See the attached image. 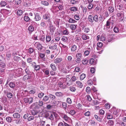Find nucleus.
Segmentation results:
<instances>
[{
    "mask_svg": "<svg viewBox=\"0 0 126 126\" xmlns=\"http://www.w3.org/2000/svg\"><path fill=\"white\" fill-rule=\"evenodd\" d=\"M88 19L89 22L91 23H93L94 20L95 22H99L102 21L103 18L101 15L98 17L97 15H95L93 17V16L90 15L89 16Z\"/></svg>",
    "mask_w": 126,
    "mask_h": 126,
    "instance_id": "1",
    "label": "nucleus"
},
{
    "mask_svg": "<svg viewBox=\"0 0 126 126\" xmlns=\"http://www.w3.org/2000/svg\"><path fill=\"white\" fill-rule=\"evenodd\" d=\"M114 23L113 21L111 20V19H109L107 21L106 24L104 26V29L105 30H108L110 27L111 25H113Z\"/></svg>",
    "mask_w": 126,
    "mask_h": 126,
    "instance_id": "2",
    "label": "nucleus"
},
{
    "mask_svg": "<svg viewBox=\"0 0 126 126\" xmlns=\"http://www.w3.org/2000/svg\"><path fill=\"white\" fill-rule=\"evenodd\" d=\"M50 17V16L49 13H47L43 16V18L47 22L51 23Z\"/></svg>",
    "mask_w": 126,
    "mask_h": 126,
    "instance_id": "3",
    "label": "nucleus"
},
{
    "mask_svg": "<svg viewBox=\"0 0 126 126\" xmlns=\"http://www.w3.org/2000/svg\"><path fill=\"white\" fill-rule=\"evenodd\" d=\"M36 24V23L34 22H31V25L29 26L28 28V30L30 33H31L34 31V28L33 26L34 25Z\"/></svg>",
    "mask_w": 126,
    "mask_h": 126,
    "instance_id": "4",
    "label": "nucleus"
},
{
    "mask_svg": "<svg viewBox=\"0 0 126 126\" xmlns=\"http://www.w3.org/2000/svg\"><path fill=\"white\" fill-rule=\"evenodd\" d=\"M82 57L81 54V53H77L76 55V57L77 59L75 61L77 63H79L81 61V58Z\"/></svg>",
    "mask_w": 126,
    "mask_h": 126,
    "instance_id": "5",
    "label": "nucleus"
},
{
    "mask_svg": "<svg viewBox=\"0 0 126 126\" xmlns=\"http://www.w3.org/2000/svg\"><path fill=\"white\" fill-rule=\"evenodd\" d=\"M71 105H69L68 106L67 109L68 111V112L71 115H74L76 113V111L74 110H70V111H69V109H70V108L71 107Z\"/></svg>",
    "mask_w": 126,
    "mask_h": 126,
    "instance_id": "6",
    "label": "nucleus"
},
{
    "mask_svg": "<svg viewBox=\"0 0 126 126\" xmlns=\"http://www.w3.org/2000/svg\"><path fill=\"white\" fill-rule=\"evenodd\" d=\"M115 7L117 9H118L119 10H120L122 8L123 6L122 4H118V3L116 1L115 2Z\"/></svg>",
    "mask_w": 126,
    "mask_h": 126,
    "instance_id": "7",
    "label": "nucleus"
},
{
    "mask_svg": "<svg viewBox=\"0 0 126 126\" xmlns=\"http://www.w3.org/2000/svg\"><path fill=\"white\" fill-rule=\"evenodd\" d=\"M35 17L34 19L35 21H38L40 20L41 19V17L39 15V14L36 13L34 14Z\"/></svg>",
    "mask_w": 126,
    "mask_h": 126,
    "instance_id": "8",
    "label": "nucleus"
},
{
    "mask_svg": "<svg viewBox=\"0 0 126 126\" xmlns=\"http://www.w3.org/2000/svg\"><path fill=\"white\" fill-rule=\"evenodd\" d=\"M34 45L38 50H40L42 48V46L38 42H36L34 44Z\"/></svg>",
    "mask_w": 126,
    "mask_h": 126,
    "instance_id": "9",
    "label": "nucleus"
},
{
    "mask_svg": "<svg viewBox=\"0 0 126 126\" xmlns=\"http://www.w3.org/2000/svg\"><path fill=\"white\" fill-rule=\"evenodd\" d=\"M6 65V63L0 60V68L2 69L4 68H5Z\"/></svg>",
    "mask_w": 126,
    "mask_h": 126,
    "instance_id": "10",
    "label": "nucleus"
},
{
    "mask_svg": "<svg viewBox=\"0 0 126 126\" xmlns=\"http://www.w3.org/2000/svg\"><path fill=\"white\" fill-rule=\"evenodd\" d=\"M94 116L96 120L100 122H101L102 121V120L103 117V116H100V117L96 115H94Z\"/></svg>",
    "mask_w": 126,
    "mask_h": 126,
    "instance_id": "11",
    "label": "nucleus"
},
{
    "mask_svg": "<svg viewBox=\"0 0 126 126\" xmlns=\"http://www.w3.org/2000/svg\"><path fill=\"white\" fill-rule=\"evenodd\" d=\"M53 116H54L55 122H57L60 119V117L59 115L56 113L54 112L53 113Z\"/></svg>",
    "mask_w": 126,
    "mask_h": 126,
    "instance_id": "12",
    "label": "nucleus"
},
{
    "mask_svg": "<svg viewBox=\"0 0 126 126\" xmlns=\"http://www.w3.org/2000/svg\"><path fill=\"white\" fill-rule=\"evenodd\" d=\"M82 34L81 37L83 40H86L89 39V36L86 35V34L82 33Z\"/></svg>",
    "mask_w": 126,
    "mask_h": 126,
    "instance_id": "13",
    "label": "nucleus"
},
{
    "mask_svg": "<svg viewBox=\"0 0 126 126\" xmlns=\"http://www.w3.org/2000/svg\"><path fill=\"white\" fill-rule=\"evenodd\" d=\"M3 13L4 15H10V14L11 11L10 10L6 9H4L3 11Z\"/></svg>",
    "mask_w": 126,
    "mask_h": 126,
    "instance_id": "14",
    "label": "nucleus"
},
{
    "mask_svg": "<svg viewBox=\"0 0 126 126\" xmlns=\"http://www.w3.org/2000/svg\"><path fill=\"white\" fill-rule=\"evenodd\" d=\"M62 60L61 58H57L54 60V63L56 64L58 63L61 62Z\"/></svg>",
    "mask_w": 126,
    "mask_h": 126,
    "instance_id": "15",
    "label": "nucleus"
},
{
    "mask_svg": "<svg viewBox=\"0 0 126 126\" xmlns=\"http://www.w3.org/2000/svg\"><path fill=\"white\" fill-rule=\"evenodd\" d=\"M20 115L17 113H15L13 115V116L14 118L19 119L20 117Z\"/></svg>",
    "mask_w": 126,
    "mask_h": 126,
    "instance_id": "16",
    "label": "nucleus"
},
{
    "mask_svg": "<svg viewBox=\"0 0 126 126\" xmlns=\"http://www.w3.org/2000/svg\"><path fill=\"white\" fill-rule=\"evenodd\" d=\"M77 48L76 46L75 45H73L71 47V51L72 52H74L77 49Z\"/></svg>",
    "mask_w": 126,
    "mask_h": 126,
    "instance_id": "17",
    "label": "nucleus"
},
{
    "mask_svg": "<svg viewBox=\"0 0 126 126\" xmlns=\"http://www.w3.org/2000/svg\"><path fill=\"white\" fill-rule=\"evenodd\" d=\"M77 85L78 87L81 88L83 86V84L81 82L79 81H77L76 82Z\"/></svg>",
    "mask_w": 126,
    "mask_h": 126,
    "instance_id": "18",
    "label": "nucleus"
},
{
    "mask_svg": "<svg viewBox=\"0 0 126 126\" xmlns=\"http://www.w3.org/2000/svg\"><path fill=\"white\" fill-rule=\"evenodd\" d=\"M31 76H27V75H25L23 77V79L24 81H26L29 79H30Z\"/></svg>",
    "mask_w": 126,
    "mask_h": 126,
    "instance_id": "19",
    "label": "nucleus"
},
{
    "mask_svg": "<svg viewBox=\"0 0 126 126\" xmlns=\"http://www.w3.org/2000/svg\"><path fill=\"white\" fill-rule=\"evenodd\" d=\"M57 45L56 44H54V45L50 46H49V48L50 49H52L53 50L57 48Z\"/></svg>",
    "mask_w": 126,
    "mask_h": 126,
    "instance_id": "20",
    "label": "nucleus"
},
{
    "mask_svg": "<svg viewBox=\"0 0 126 126\" xmlns=\"http://www.w3.org/2000/svg\"><path fill=\"white\" fill-rule=\"evenodd\" d=\"M23 13V11L21 10H18L17 11L16 14L17 15L19 16H21Z\"/></svg>",
    "mask_w": 126,
    "mask_h": 126,
    "instance_id": "21",
    "label": "nucleus"
},
{
    "mask_svg": "<svg viewBox=\"0 0 126 126\" xmlns=\"http://www.w3.org/2000/svg\"><path fill=\"white\" fill-rule=\"evenodd\" d=\"M25 71L26 73L27 74H29L31 73V72L29 70L28 66H26V69H25Z\"/></svg>",
    "mask_w": 126,
    "mask_h": 126,
    "instance_id": "22",
    "label": "nucleus"
},
{
    "mask_svg": "<svg viewBox=\"0 0 126 126\" xmlns=\"http://www.w3.org/2000/svg\"><path fill=\"white\" fill-rule=\"evenodd\" d=\"M39 55L40 57L41 58L43 59V60L44 61H45V53H40L39 54Z\"/></svg>",
    "mask_w": 126,
    "mask_h": 126,
    "instance_id": "23",
    "label": "nucleus"
},
{
    "mask_svg": "<svg viewBox=\"0 0 126 126\" xmlns=\"http://www.w3.org/2000/svg\"><path fill=\"white\" fill-rule=\"evenodd\" d=\"M50 66L52 69L54 71H55L56 70V65L53 63H51L50 64Z\"/></svg>",
    "mask_w": 126,
    "mask_h": 126,
    "instance_id": "24",
    "label": "nucleus"
},
{
    "mask_svg": "<svg viewBox=\"0 0 126 126\" xmlns=\"http://www.w3.org/2000/svg\"><path fill=\"white\" fill-rule=\"evenodd\" d=\"M90 123L91 125L95 126L96 125L97 123L94 120H91L90 121Z\"/></svg>",
    "mask_w": 126,
    "mask_h": 126,
    "instance_id": "25",
    "label": "nucleus"
},
{
    "mask_svg": "<svg viewBox=\"0 0 126 126\" xmlns=\"http://www.w3.org/2000/svg\"><path fill=\"white\" fill-rule=\"evenodd\" d=\"M69 89L72 92H75L76 90V87L74 86H71L69 87Z\"/></svg>",
    "mask_w": 126,
    "mask_h": 126,
    "instance_id": "26",
    "label": "nucleus"
},
{
    "mask_svg": "<svg viewBox=\"0 0 126 126\" xmlns=\"http://www.w3.org/2000/svg\"><path fill=\"white\" fill-rule=\"evenodd\" d=\"M105 112V111L104 110L102 109H101L99 111V114L100 115H101L103 116Z\"/></svg>",
    "mask_w": 126,
    "mask_h": 126,
    "instance_id": "27",
    "label": "nucleus"
},
{
    "mask_svg": "<svg viewBox=\"0 0 126 126\" xmlns=\"http://www.w3.org/2000/svg\"><path fill=\"white\" fill-rule=\"evenodd\" d=\"M41 4L43 5L46 6L48 5L49 4L46 1H42L41 2Z\"/></svg>",
    "mask_w": 126,
    "mask_h": 126,
    "instance_id": "28",
    "label": "nucleus"
},
{
    "mask_svg": "<svg viewBox=\"0 0 126 126\" xmlns=\"http://www.w3.org/2000/svg\"><path fill=\"white\" fill-rule=\"evenodd\" d=\"M24 19L25 21L26 22L29 21L30 19L28 16H25L24 17Z\"/></svg>",
    "mask_w": 126,
    "mask_h": 126,
    "instance_id": "29",
    "label": "nucleus"
},
{
    "mask_svg": "<svg viewBox=\"0 0 126 126\" xmlns=\"http://www.w3.org/2000/svg\"><path fill=\"white\" fill-rule=\"evenodd\" d=\"M31 114L34 116L37 115V114L38 113V112L37 111L34 110H33L31 111Z\"/></svg>",
    "mask_w": 126,
    "mask_h": 126,
    "instance_id": "30",
    "label": "nucleus"
},
{
    "mask_svg": "<svg viewBox=\"0 0 126 126\" xmlns=\"http://www.w3.org/2000/svg\"><path fill=\"white\" fill-rule=\"evenodd\" d=\"M39 40L43 41L45 40V36L42 35H41L39 36Z\"/></svg>",
    "mask_w": 126,
    "mask_h": 126,
    "instance_id": "31",
    "label": "nucleus"
},
{
    "mask_svg": "<svg viewBox=\"0 0 126 126\" xmlns=\"http://www.w3.org/2000/svg\"><path fill=\"white\" fill-rule=\"evenodd\" d=\"M44 72L46 75L49 76V70L47 69H45L44 71Z\"/></svg>",
    "mask_w": 126,
    "mask_h": 126,
    "instance_id": "32",
    "label": "nucleus"
},
{
    "mask_svg": "<svg viewBox=\"0 0 126 126\" xmlns=\"http://www.w3.org/2000/svg\"><path fill=\"white\" fill-rule=\"evenodd\" d=\"M22 121V119L19 118L18 119L15 120L16 123L17 125L20 124Z\"/></svg>",
    "mask_w": 126,
    "mask_h": 126,
    "instance_id": "33",
    "label": "nucleus"
},
{
    "mask_svg": "<svg viewBox=\"0 0 126 126\" xmlns=\"http://www.w3.org/2000/svg\"><path fill=\"white\" fill-rule=\"evenodd\" d=\"M86 75L84 74L83 73L81 74L80 77V79L81 80H83L86 77Z\"/></svg>",
    "mask_w": 126,
    "mask_h": 126,
    "instance_id": "34",
    "label": "nucleus"
},
{
    "mask_svg": "<svg viewBox=\"0 0 126 126\" xmlns=\"http://www.w3.org/2000/svg\"><path fill=\"white\" fill-rule=\"evenodd\" d=\"M1 7H4L7 4L4 1H1L0 3Z\"/></svg>",
    "mask_w": 126,
    "mask_h": 126,
    "instance_id": "35",
    "label": "nucleus"
},
{
    "mask_svg": "<svg viewBox=\"0 0 126 126\" xmlns=\"http://www.w3.org/2000/svg\"><path fill=\"white\" fill-rule=\"evenodd\" d=\"M51 39V37L49 36H47L46 37V42L48 43L49 42Z\"/></svg>",
    "mask_w": 126,
    "mask_h": 126,
    "instance_id": "36",
    "label": "nucleus"
},
{
    "mask_svg": "<svg viewBox=\"0 0 126 126\" xmlns=\"http://www.w3.org/2000/svg\"><path fill=\"white\" fill-rule=\"evenodd\" d=\"M7 97L9 98H11L13 96L12 94L10 92H7Z\"/></svg>",
    "mask_w": 126,
    "mask_h": 126,
    "instance_id": "37",
    "label": "nucleus"
},
{
    "mask_svg": "<svg viewBox=\"0 0 126 126\" xmlns=\"http://www.w3.org/2000/svg\"><path fill=\"white\" fill-rule=\"evenodd\" d=\"M49 99V96L47 95H46L43 98V100L44 102H47Z\"/></svg>",
    "mask_w": 126,
    "mask_h": 126,
    "instance_id": "38",
    "label": "nucleus"
},
{
    "mask_svg": "<svg viewBox=\"0 0 126 126\" xmlns=\"http://www.w3.org/2000/svg\"><path fill=\"white\" fill-rule=\"evenodd\" d=\"M9 85L10 88H12L15 87V83L13 82H10L9 84Z\"/></svg>",
    "mask_w": 126,
    "mask_h": 126,
    "instance_id": "39",
    "label": "nucleus"
},
{
    "mask_svg": "<svg viewBox=\"0 0 126 126\" xmlns=\"http://www.w3.org/2000/svg\"><path fill=\"white\" fill-rule=\"evenodd\" d=\"M55 94L56 96L58 97L61 96L63 95V94L60 92H57L55 93Z\"/></svg>",
    "mask_w": 126,
    "mask_h": 126,
    "instance_id": "40",
    "label": "nucleus"
},
{
    "mask_svg": "<svg viewBox=\"0 0 126 126\" xmlns=\"http://www.w3.org/2000/svg\"><path fill=\"white\" fill-rule=\"evenodd\" d=\"M63 34L64 35H67L69 34V32L66 29L65 30L63 31Z\"/></svg>",
    "mask_w": 126,
    "mask_h": 126,
    "instance_id": "41",
    "label": "nucleus"
},
{
    "mask_svg": "<svg viewBox=\"0 0 126 126\" xmlns=\"http://www.w3.org/2000/svg\"><path fill=\"white\" fill-rule=\"evenodd\" d=\"M48 96L52 100L55 99L56 98L55 95L50 94H49Z\"/></svg>",
    "mask_w": 126,
    "mask_h": 126,
    "instance_id": "42",
    "label": "nucleus"
},
{
    "mask_svg": "<svg viewBox=\"0 0 126 126\" xmlns=\"http://www.w3.org/2000/svg\"><path fill=\"white\" fill-rule=\"evenodd\" d=\"M109 11L111 13H112L114 11L113 7L112 6H110L109 7Z\"/></svg>",
    "mask_w": 126,
    "mask_h": 126,
    "instance_id": "43",
    "label": "nucleus"
},
{
    "mask_svg": "<svg viewBox=\"0 0 126 126\" xmlns=\"http://www.w3.org/2000/svg\"><path fill=\"white\" fill-rule=\"evenodd\" d=\"M44 94L42 92L38 94V96L39 98H41L43 97Z\"/></svg>",
    "mask_w": 126,
    "mask_h": 126,
    "instance_id": "44",
    "label": "nucleus"
},
{
    "mask_svg": "<svg viewBox=\"0 0 126 126\" xmlns=\"http://www.w3.org/2000/svg\"><path fill=\"white\" fill-rule=\"evenodd\" d=\"M70 10L73 12H75L77 10V8L76 7H71L70 9Z\"/></svg>",
    "mask_w": 126,
    "mask_h": 126,
    "instance_id": "45",
    "label": "nucleus"
},
{
    "mask_svg": "<svg viewBox=\"0 0 126 126\" xmlns=\"http://www.w3.org/2000/svg\"><path fill=\"white\" fill-rule=\"evenodd\" d=\"M88 62V60L86 59H84L82 61V63L84 65H87Z\"/></svg>",
    "mask_w": 126,
    "mask_h": 126,
    "instance_id": "46",
    "label": "nucleus"
},
{
    "mask_svg": "<svg viewBox=\"0 0 126 126\" xmlns=\"http://www.w3.org/2000/svg\"><path fill=\"white\" fill-rule=\"evenodd\" d=\"M28 103L31 104L33 102V98L32 97L28 98Z\"/></svg>",
    "mask_w": 126,
    "mask_h": 126,
    "instance_id": "47",
    "label": "nucleus"
},
{
    "mask_svg": "<svg viewBox=\"0 0 126 126\" xmlns=\"http://www.w3.org/2000/svg\"><path fill=\"white\" fill-rule=\"evenodd\" d=\"M50 28L51 32H53L55 29V27L51 25L50 26Z\"/></svg>",
    "mask_w": 126,
    "mask_h": 126,
    "instance_id": "48",
    "label": "nucleus"
},
{
    "mask_svg": "<svg viewBox=\"0 0 126 126\" xmlns=\"http://www.w3.org/2000/svg\"><path fill=\"white\" fill-rule=\"evenodd\" d=\"M106 40V37L104 35H101L100 37V40L102 41H105Z\"/></svg>",
    "mask_w": 126,
    "mask_h": 126,
    "instance_id": "49",
    "label": "nucleus"
},
{
    "mask_svg": "<svg viewBox=\"0 0 126 126\" xmlns=\"http://www.w3.org/2000/svg\"><path fill=\"white\" fill-rule=\"evenodd\" d=\"M113 30L114 32L116 33L118 32L119 31L118 28L115 27H114Z\"/></svg>",
    "mask_w": 126,
    "mask_h": 126,
    "instance_id": "50",
    "label": "nucleus"
},
{
    "mask_svg": "<svg viewBox=\"0 0 126 126\" xmlns=\"http://www.w3.org/2000/svg\"><path fill=\"white\" fill-rule=\"evenodd\" d=\"M94 5L92 3H90L88 6V8L89 9H92Z\"/></svg>",
    "mask_w": 126,
    "mask_h": 126,
    "instance_id": "51",
    "label": "nucleus"
},
{
    "mask_svg": "<svg viewBox=\"0 0 126 126\" xmlns=\"http://www.w3.org/2000/svg\"><path fill=\"white\" fill-rule=\"evenodd\" d=\"M102 44L101 42H99L97 44V50H98V47H102Z\"/></svg>",
    "mask_w": 126,
    "mask_h": 126,
    "instance_id": "52",
    "label": "nucleus"
},
{
    "mask_svg": "<svg viewBox=\"0 0 126 126\" xmlns=\"http://www.w3.org/2000/svg\"><path fill=\"white\" fill-rule=\"evenodd\" d=\"M6 120L8 122H11L12 121V118L9 117H8L6 118Z\"/></svg>",
    "mask_w": 126,
    "mask_h": 126,
    "instance_id": "53",
    "label": "nucleus"
},
{
    "mask_svg": "<svg viewBox=\"0 0 126 126\" xmlns=\"http://www.w3.org/2000/svg\"><path fill=\"white\" fill-rule=\"evenodd\" d=\"M34 51V50L32 48L30 47V48L28 50V52L29 53H30L31 54Z\"/></svg>",
    "mask_w": 126,
    "mask_h": 126,
    "instance_id": "54",
    "label": "nucleus"
},
{
    "mask_svg": "<svg viewBox=\"0 0 126 126\" xmlns=\"http://www.w3.org/2000/svg\"><path fill=\"white\" fill-rule=\"evenodd\" d=\"M66 101L67 103L71 104L72 103V101L71 99L69 98H67L66 99Z\"/></svg>",
    "mask_w": 126,
    "mask_h": 126,
    "instance_id": "55",
    "label": "nucleus"
},
{
    "mask_svg": "<svg viewBox=\"0 0 126 126\" xmlns=\"http://www.w3.org/2000/svg\"><path fill=\"white\" fill-rule=\"evenodd\" d=\"M68 39L65 36L63 37L62 38V40L63 42L67 41L68 40Z\"/></svg>",
    "mask_w": 126,
    "mask_h": 126,
    "instance_id": "56",
    "label": "nucleus"
},
{
    "mask_svg": "<svg viewBox=\"0 0 126 126\" xmlns=\"http://www.w3.org/2000/svg\"><path fill=\"white\" fill-rule=\"evenodd\" d=\"M72 82H73L70 80L67 82L66 84L68 86H70L72 84Z\"/></svg>",
    "mask_w": 126,
    "mask_h": 126,
    "instance_id": "57",
    "label": "nucleus"
},
{
    "mask_svg": "<svg viewBox=\"0 0 126 126\" xmlns=\"http://www.w3.org/2000/svg\"><path fill=\"white\" fill-rule=\"evenodd\" d=\"M40 25L43 27H44L46 26V24L44 22H41L40 23Z\"/></svg>",
    "mask_w": 126,
    "mask_h": 126,
    "instance_id": "58",
    "label": "nucleus"
},
{
    "mask_svg": "<svg viewBox=\"0 0 126 126\" xmlns=\"http://www.w3.org/2000/svg\"><path fill=\"white\" fill-rule=\"evenodd\" d=\"M49 119L51 120H54V117L53 113L50 114V115L49 117Z\"/></svg>",
    "mask_w": 126,
    "mask_h": 126,
    "instance_id": "59",
    "label": "nucleus"
},
{
    "mask_svg": "<svg viewBox=\"0 0 126 126\" xmlns=\"http://www.w3.org/2000/svg\"><path fill=\"white\" fill-rule=\"evenodd\" d=\"M34 119V117L33 116H30L27 119L28 121H30L32 120H33Z\"/></svg>",
    "mask_w": 126,
    "mask_h": 126,
    "instance_id": "60",
    "label": "nucleus"
},
{
    "mask_svg": "<svg viewBox=\"0 0 126 126\" xmlns=\"http://www.w3.org/2000/svg\"><path fill=\"white\" fill-rule=\"evenodd\" d=\"M76 22L77 21L71 18H70L69 20V22L70 23H74Z\"/></svg>",
    "mask_w": 126,
    "mask_h": 126,
    "instance_id": "61",
    "label": "nucleus"
},
{
    "mask_svg": "<svg viewBox=\"0 0 126 126\" xmlns=\"http://www.w3.org/2000/svg\"><path fill=\"white\" fill-rule=\"evenodd\" d=\"M70 27L72 30H75L76 28V26L74 25H72L70 26Z\"/></svg>",
    "mask_w": 126,
    "mask_h": 126,
    "instance_id": "62",
    "label": "nucleus"
},
{
    "mask_svg": "<svg viewBox=\"0 0 126 126\" xmlns=\"http://www.w3.org/2000/svg\"><path fill=\"white\" fill-rule=\"evenodd\" d=\"M21 0H15V4H16L18 5L21 3Z\"/></svg>",
    "mask_w": 126,
    "mask_h": 126,
    "instance_id": "63",
    "label": "nucleus"
},
{
    "mask_svg": "<svg viewBox=\"0 0 126 126\" xmlns=\"http://www.w3.org/2000/svg\"><path fill=\"white\" fill-rule=\"evenodd\" d=\"M35 70L36 71L39 70L40 68V67L39 65H36L34 68Z\"/></svg>",
    "mask_w": 126,
    "mask_h": 126,
    "instance_id": "64",
    "label": "nucleus"
}]
</instances>
